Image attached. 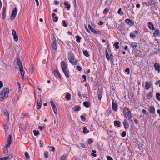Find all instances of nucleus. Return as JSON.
Returning a JSON list of instances; mask_svg holds the SVG:
<instances>
[{
  "instance_id": "1",
  "label": "nucleus",
  "mask_w": 160,
  "mask_h": 160,
  "mask_svg": "<svg viewBox=\"0 0 160 160\" xmlns=\"http://www.w3.org/2000/svg\"><path fill=\"white\" fill-rule=\"evenodd\" d=\"M9 90L8 88H3L0 92V100L2 101L8 97Z\"/></svg>"
},
{
  "instance_id": "2",
  "label": "nucleus",
  "mask_w": 160,
  "mask_h": 160,
  "mask_svg": "<svg viewBox=\"0 0 160 160\" xmlns=\"http://www.w3.org/2000/svg\"><path fill=\"white\" fill-rule=\"evenodd\" d=\"M123 112L124 114L128 120H130L132 116L130 110L127 107H125L123 108Z\"/></svg>"
},
{
  "instance_id": "3",
  "label": "nucleus",
  "mask_w": 160,
  "mask_h": 160,
  "mask_svg": "<svg viewBox=\"0 0 160 160\" xmlns=\"http://www.w3.org/2000/svg\"><path fill=\"white\" fill-rule=\"evenodd\" d=\"M68 59L70 63L74 65L77 64V62L75 60L74 56L73 54H71L69 56Z\"/></svg>"
},
{
  "instance_id": "4",
  "label": "nucleus",
  "mask_w": 160,
  "mask_h": 160,
  "mask_svg": "<svg viewBox=\"0 0 160 160\" xmlns=\"http://www.w3.org/2000/svg\"><path fill=\"white\" fill-rule=\"evenodd\" d=\"M11 139V135H9L8 139V141L7 142L6 145L5 146L4 148L8 149V148L9 147L10 145L11 144V142L12 141Z\"/></svg>"
},
{
  "instance_id": "5",
  "label": "nucleus",
  "mask_w": 160,
  "mask_h": 160,
  "mask_svg": "<svg viewBox=\"0 0 160 160\" xmlns=\"http://www.w3.org/2000/svg\"><path fill=\"white\" fill-rule=\"evenodd\" d=\"M17 13V10L16 8H15L12 10L11 18L12 19H14L15 18L16 16Z\"/></svg>"
},
{
  "instance_id": "6",
  "label": "nucleus",
  "mask_w": 160,
  "mask_h": 160,
  "mask_svg": "<svg viewBox=\"0 0 160 160\" xmlns=\"http://www.w3.org/2000/svg\"><path fill=\"white\" fill-rule=\"evenodd\" d=\"M16 60V63L17 65V66H18V68L19 69L21 68H23L22 63L20 58H17Z\"/></svg>"
},
{
  "instance_id": "7",
  "label": "nucleus",
  "mask_w": 160,
  "mask_h": 160,
  "mask_svg": "<svg viewBox=\"0 0 160 160\" xmlns=\"http://www.w3.org/2000/svg\"><path fill=\"white\" fill-rule=\"evenodd\" d=\"M152 86V83L151 82H146L145 86V89L146 90L149 89Z\"/></svg>"
},
{
  "instance_id": "8",
  "label": "nucleus",
  "mask_w": 160,
  "mask_h": 160,
  "mask_svg": "<svg viewBox=\"0 0 160 160\" xmlns=\"http://www.w3.org/2000/svg\"><path fill=\"white\" fill-rule=\"evenodd\" d=\"M154 66L155 68V69L156 71H158V72H160V65L158 63H155L154 65Z\"/></svg>"
},
{
  "instance_id": "9",
  "label": "nucleus",
  "mask_w": 160,
  "mask_h": 160,
  "mask_svg": "<svg viewBox=\"0 0 160 160\" xmlns=\"http://www.w3.org/2000/svg\"><path fill=\"white\" fill-rule=\"evenodd\" d=\"M42 104L41 99V98L38 99L37 101V108L38 109H39L41 108Z\"/></svg>"
},
{
  "instance_id": "10",
  "label": "nucleus",
  "mask_w": 160,
  "mask_h": 160,
  "mask_svg": "<svg viewBox=\"0 0 160 160\" xmlns=\"http://www.w3.org/2000/svg\"><path fill=\"white\" fill-rule=\"evenodd\" d=\"M61 66L62 71L64 70H66V69H68L67 65L64 61L61 62Z\"/></svg>"
},
{
  "instance_id": "11",
  "label": "nucleus",
  "mask_w": 160,
  "mask_h": 160,
  "mask_svg": "<svg viewBox=\"0 0 160 160\" xmlns=\"http://www.w3.org/2000/svg\"><path fill=\"white\" fill-rule=\"evenodd\" d=\"M6 8L5 7H3V13L2 16V18L3 19H4L5 18L6 15Z\"/></svg>"
},
{
  "instance_id": "12",
  "label": "nucleus",
  "mask_w": 160,
  "mask_h": 160,
  "mask_svg": "<svg viewBox=\"0 0 160 160\" xmlns=\"http://www.w3.org/2000/svg\"><path fill=\"white\" fill-rule=\"evenodd\" d=\"M112 108L115 111H117L118 109V105L117 103H114L113 101L112 102Z\"/></svg>"
},
{
  "instance_id": "13",
  "label": "nucleus",
  "mask_w": 160,
  "mask_h": 160,
  "mask_svg": "<svg viewBox=\"0 0 160 160\" xmlns=\"http://www.w3.org/2000/svg\"><path fill=\"white\" fill-rule=\"evenodd\" d=\"M125 22L126 23L130 26H132L134 24L133 22L129 19H126L125 20Z\"/></svg>"
},
{
  "instance_id": "14",
  "label": "nucleus",
  "mask_w": 160,
  "mask_h": 160,
  "mask_svg": "<svg viewBox=\"0 0 160 160\" xmlns=\"http://www.w3.org/2000/svg\"><path fill=\"white\" fill-rule=\"evenodd\" d=\"M51 34L52 36V43H55V42H56V39L55 35L54 34H52L51 33Z\"/></svg>"
},
{
  "instance_id": "15",
  "label": "nucleus",
  "mask_w": 160,
  "mask_h": 160,
  "mask_svg": "<svg viewBox=\"0 0 160 160\" xmlns=\"http://www.w3.org/2000/svg\"><path fill=\"white\" fill-rule=\"evenodd\" d=\"M148 26L150 29L154 30L155 29L154 25L151 22H148Z\"/></svg>"
},
{
  "instance_id": "16",
  "label": "nucleus",
  "mask_w": 160,
  "mask_h": 160,
  "mask_svg": "<svg viewBox=\"0 0 160 160\" xmlns=\"http://www.w3.org/2000/svg\"><path fill=\"white\" fill-rule=\"evenodd\" d=\"M123 124L125 129H128V128L129 125L128 124L127 122L126 119H125L123 122Z\"/></svg>"
},
{
  "instance_id": "17",
  "label": "nucleus",
  "mask_w": 160,
  "mask_h": 160,
  "mask_svg": "<svg viewBox=\"0 0 160 160\" xmlns=\"http://www.w3.org/2000/svg\"><path fill=\"white\" fill-rule=\"evenodd\" d=\"M63 72L64 73L66 77L67 78H68L69 77V71L68 70V69H67L66 70H63Z\"/></svg>"
},
{
  "instance_id": "18",
  "label": "nucleus",
  "mask_w": 160,
  "mask_h": 160,
  "mask_svg": "<svg viewBox=\"0 0 160 160\" xmlns=\"http://www.w3.org/2000/svg\"><path fill=\"white\" fill-rule=\"evenodd\" d=\"M54 74L55 76L57 78L60 77L61 75L59 72L58 70H55L54 71Z\"/></svg>"
},
{
  "instance_id": "19",
  "label": "nucleus",
  "mask_w": 160,
  "mask_h": 160,
  "mask_svg": "<svg viewBox=\"0 0 160 160\" xmlns=\"http://www.w3.org/2000/svg\"><path fill=\"white\" fill-rule=\"evenodd\" d=\"M130 46L133 48H134L137 47L138 43L136 42H131L129 43Z\"/></svg>"
},
{
  "instance_id": "20",
  "label": "nucleus",
  "mask_w": 160,
  "mask_h": 160,
  "mask_svg": "<svg viewBox=\"0 0 160 160\" xmlns=\"http://www.w3.org/2000/svg\"><path fill=\"white\" fill-rule=\"evenodd\" d=\"M52 48L55 50L57 49L58 47V43L55 42L54 43H52Z\"/></svg>"
},
{
  "instance_id": "21",
  "label": "nucleus",
  "mask_w": 160,
  "mask_h": 160,
  "mask_svg": "<svg viewBox=\"0 0 160 160\" xmlns=\"http://www.w3.org/2000/svg\"><path fill=\"white\" fill-rule=\"evenodd\" d=\"M149 111L152 114H154L155 112V108L154 107L151 106L149 109Z\"/></svg>"
},
{
  "instance_id": "22",
  "label": "nucleus",
  "mask_w": 160,
  "mask_h": 160,
  "mask_svg": "<svg viewBox=\"0 0 160 160\" xmlns=\"http://www.w3.org/2000/svg\"><path fill=\"white\" fill-rule=\"evenodd\" d=\"M64 5L66 6V8L68 10L70 9L71 6L68 3V2L67 1H66L64 2Z\"/></svg>"
},
{
  "instance_id": "23",
  "label": "nucleus",
  "mask_w": 160,
  "mask_h": 160,
  "mask_svg": "<svg viewBox=\"0 0 160 160\" xmlns=\"http://www.w3.org/2000/svg\"><path fill=\"white\" fill-rule=\"evenodd\" d=\"M114 125L118 127L120 126V122L118 121H114Z\"/></svg>"
},
{
  "instance_id": "24",
  "label": "nucleus",
  "mask_w": 160,
  "mask_h": 160,
  "mask_svg": "<svg viewBox=\"0 0 160 160\" xmlns=\"http://www.w3.org/2000/svg\"><path fill=\"white\" fill-rule=\"evenodd\" d=\"M3 115L6 116L8 118H9V114L8 112L6 109H4L3 110Z\"/></svg>"
},
{
  "instance_id": "25",
  "label": "nucleus",
  "mask_w": 160,
  "mask_h": 160,
  "mask_svg": "<svg viewBox=\"0 0 160 160\" xmlns=\"http://www.w3.org/2000/svg\"><path fill=\"white\" fill-rule=\"evenodd\" d=\"M160 33L159 30L158 29H155L153 33V36H156Z\"/></svg>"
},
{
  "instance_id": "26",
  "label": "nucleus",
  "mask_w": 160,
  "mask_h": 160,
  "mask_svg": "<svg viewBox=\"0 0 160 160\" xmlns=\"http://www.w3.org/2000/svg\"><path fill=\"white\" fill-rule=\"evenodd\" d=\"M71 95L69 93H67L65 96V98L67 100H69L71 99Z\"/></svg>"
},
{
  "instance_id": "27",
  "label": "nucleus",
  "mask_w": 160,
  "mask_h": 160,
  "mask_svg": "<svg viewBox=\"0 0 160 160\" xmlns=\"http://www.w3.org/2000/svg\"><path fill=\"white\" fill-rule=\"evenodd\" d=\"M20 74L22 77H23L25 74V71L23 69V67L19 69Z\"/></svg>"
},
{
  "instance_id": "28",
  "label": "nucleus",
  "mask_w": 160,
  "mask_h": 160,
  "mask_svg": "<svg viewBox=\"0 0 160 160\" xmlns=\"http://www.w3.org/2000/svg\"><path fill=\"white\" fill-rule=\"evenodd\" d=\"M88 28L90 29V30L91 31L94 33H96V30H94L91 26V25L89 24L88 25Z\"/></svg>"
},
{
  "instance_id": "29",
  "label": "nucleus",
  "mask_w": 160,
  "mask_h": 160,
  "mask_svg": "<svg viewBox=\"0 0 160 160\" xmlns=\"http://www.w3.org/2000/svg\"><path fill=\"white\" fill-rule=\"evenodd\" d=\"M83 104L84 106L86 108H88L90 107V104L88 102H85L83 103Z\"/></svg>"
},
{
  "instance_id": "30",
  "label": "nucleus",
  "mask_w": 160,
  "mask_h": 160,
  "mask_svg": "<svg viewBox=\"0 0 160 160\" xmlns=\"http://www.w3.org/2000/svg\"><path fill=\"white\" fill-rule=\"evenodd\" d=\"M152 97V92H149L147 95V98L150 99Z\"/></svg>"
},
{
  "instance_id": "31",
  "label": "nucleus",
  "mask_w": 160,
  "mask_h": 160,
  "mask_svg": "<svg viewBox=\"0 0 160 160\" xmlns=\"http://www.w3.org/2000/svg\"><path fill=\"white\" fill-rule=\"evenodd\" d=\"M156 97L157 100L158 101L160 100V93L159 92H157L156 94Z\"/></svg>"
},
{
  "instance_id": "32",
  "label": "nucleus",
  "mask_w": 160,
  "mask_h": 160,
  "mask_svg": "<svg viewBox=\"0 0 160 160\" xmlns=\"http://www.w3.org/2000/svg\"><path fill=\"white\" fill-rule=\"evenodd\" d=\"M66 154H64L60 158V160H65L66 157Z\"/></svg>"
},
{
  "instance_id": "33",
  "label": "nucleus",
  "mask_w": 160,
  "mask_h": 160,
  "mask_svg": "<svg viewBox=\"0 0 160 160\" xmlns=\"http://www.w3.org/2000/svg\"><path fill=\"white\" fill-rule=\"evenodd\" d=\"M106 58L108 60H110V57L109 56V54L107 50H106Z\"/></svg>"
},
{
  "instance_id": "34",
  "label": "nucleus",
  "mask_w": 160,
  "mask_h": 160,
  "mask_svg": "<svg viewBox=\"0 0 160 160\" xmlns=\"http://www.w3.org/2000/svg\"><path fill=\"white\" fill-rule=\"evenodd\" d=\"M119 44V43L118 42H115L114 44V45L115 47V48L116 49H117L119 48V47L118 46V44Z\"/></svg>"
},
{
  "instance_id": "35",
  "label": "nucleus",
  "mask_w": 160,
  "mask_h": 160,
  "mask_svg": "<svg viewBox=\"0 0 160 160\" xmlns=\"http://www.w3.org/2000/svg\"><path fill=\"white\" fill-rule=\"evenodd\" d=\"M83 133H88L89 132V131L87 129L86 127H83Z\"/></svg>"
},
{
  "instance_id": "36",
  "label": "nucleus",
  "mask_w": 160,
  "mask_h": 160,
  "mask_svg": "<svg viewBox=\"0 0 160 160\" xmlns=\"http://www.w3.org/2000/svg\"><path fill=\"white\" fill-rule=\"evenodd\" d=\"M12 156L11 155H9L8 156L4 157V160H10L11 159Z\"/></svg>"
},
{
  "instance_id": "37",
  "label": "nucleus",
  "mask_w": 160,
  "mask_h": 160,
  "mask_svg": "<svg viewBox=\"0 0 160 160\" xmlns=\"http://www.w3.org/2000/svg\"><path fill=\"white\" fill-rule=\"evenodd\" d=\"M76 41L78 43L80 42V40L81 39V37L79 35H77L76 37Z\"/></svg>"
},
{
  "instance_id": "38",
  "label": "nucleus",
  "mask_w": 160,
  "mask_h": 160,
  "mask_svg": "<svg viewBox=\"0 0 160 160\" xmlns=\"http://www.w3.org/2000/svg\"><path fill=\"white\" fill-rule=\"evenodd\" d=\"M83 53L84 55L86 57H88L89 56V54L88 53V52L86 50H84L83 51Z\"/></svg>"
},
{
  "instance_id": "39",
  "label": "nucleus",
  "mask_w": 160,
  "mask_h": 160,
  "mask_svg": "<svg viewBox=\"0 0 160 160\" xmlns=\"http://www.w3.org/2000/svg\"><path fill=\"white\" fill-rule=\"evenodd\" d=\"M26 158L28 159L29 160L30 158L29 155L27 152H25L24 153Z\"/></svg>"
},
{
  "instance_id": "40",
  "label": "nucleus",
  "mask_w": 160,
  "mask_h": 160,
  "mask_svg": "<svg viewBox=\"0 0 160 160\" xmlns=\"http://www.w3.org/2000/svg\"><path fill=\"white\" fill-rule=\"evenodd\" d=\"M52 106V107L53 109V108H56V107L55 106V105L53 101H51L50 102Z\"/></svg>"
},
{
  "instance_id": "41",
  "label": "nucleus",
  "mask_w": 160,
  "mask_h": 160,
  "mask_svg": "<svg viewBox=\"0 0 160 160\" xmlns=\"http://www.w3.org/2000/svg\"><path fill=\"white\" fill-rule=\"evenodd\" d=\"M33 133L35 136H37L39 134V132L38 130H33Z\"/></svg>"
},
{
  "instance_id": "42",
  "label": "nucleus",
  "mask_w": 160,
  "mask_h": 160,
  "mask_svg": "<svg viewBox=\"0 0 160 160\" xmlns=\"http://www.w3.org/2000/svg\"><path fill=\"white\" fill-rule=\"evenodd\" d=\"M102 93L100 92H98V99L100 100L102 98Z\"/></svg>"
},
{
  "instance_id": "43",
  "label": "nucleus",
  "mask_w": 160,
  "mask_h": 160,
  "mask_svg": "<svg viewBox=\"0 0 160 160\" xmlns=\"http://www.w3.org/2000/svg\"><path fill=\"white\" fill-rule=\"evenodd\" d=\"M75 107L76 108L74 110V111H79L81 109V107L80 106H75Z\"/></svg>"
},
{
  "instance_id": "44",
  "label": "nucleus",
  "mask_w": 160,
  "mask_h": 160,
  "mask_svg": "<svg viewBox=\"0 0 160 160\" xmlns=\"http://www.w3.org/2000/svg\"><path fill=\"white\" fill-rule=\"evenodd\" d=\"M121 12V8L119 9L118 11V14H119L120 15H122L123 14V12Z\"/></svg>"
},
{
  "instance_id": "45",
  "label": "nucleus",
  "mask_w": 160,
  "mask_h": 160,
  "mask_svg": "<svg viewBox=\"0 0 160 160\" xmlns=\"http://www.w3.org/2000/svg\"><path fill=\"white\" fill-rule=\"evenodd\" d=\"M58 20V18L57 17H55L53 18V20L54 22H56Z\"/></svg>"
},
{
  "instance_id": "46",
  "label": "nucleus",
  "mask_w": 160,
  "mask_h": 160,
  "mask_svg": "<svg viewBox=\"0 0 160 160\" xmlns=\"http://www.w3.org/2000/svg\"><path fill=\"white\" fill-rule=\"evenodd\" d=\"M8 149L6 148H4V149L3 150L4 153L5 154H8V151L7 150Z\"/></svg>"
},
{
  "instance_id": "47",
  "label": "nucleus",
  "mask_w": 160,
  "mask_h": 160,
  "mask_svg": "<svg viewBox=\"0 0 160 160\" xmlns=\"http://www.w3.org/2000/svg\"><path fill=\"white\" fill-rule=\"evenodd\" d=\"M48 151H46L44 154V155L46 158H48Z\"/></svg>"
},
{
  "instance_id": "48",
  "label": "nucleus",
  "mask_w": 160,
  "mask_h": 160,
  "mask_svg": "<svg viewBox=\"0 0 160 160\" xmlns=\"http://www.w3.org/2000/svg\"><path fill=\"white\" fill-rule=\"evenodd\" d=\"M125 71L127 72V74H129V73H130V69L129 68H127L125 70Z\"/></svg>"
},
{
  "instance_id": "49",
  "label": "nucleus",
  "mask_w": 160,
  "mask_h": 160,
  "mask_svg": "<svg viewBox=\"0 0 160 160\" xmlns=\"http://www.w3.org/2000/svg\"><path fill=\"white\" fill-rule=\"evenodd\" d=\"M108 9L107 8H106L103 11V13H104L105 14H107V13H108Z\"/></svg>"
},
{
  "instance_id": "50",
  "label": "nucleus",
  "mask_w": 160,
  "mask_h": 160,
  "mask_svg": "<svg viewBox=\"0 0 160 160\" xmlns=\"http://www.w3.org/2000/svg\"><path fill=\"white\" fill-rule=\"evenodd\" d=\"M13 39L15 41H17L18 40V36L17 35L14 36Z\"/></svg>"
},
{
  "instance_id": "51",
  "label": "nucleus",
  "mask_w": 160,
  "mask_h": 160,
  "mask_svg": "<svg viewBox=\"0 0 160 160\" xmlns=\"http://www.w3.org/2000/svg\"><path fill=\"white\" fill-rule=\"evenodd\" d=\"M5 131L6 132L8 129V126L6 124H4Z\"/></svg>"
},
{
  "instance_id": "52",
  "label": "nucleus",
  "mask_w": 160,
  "mask_h": 160,
  "mask_svg": "<svg viewBox=\"0 0 160 160\" xmlns=\"http://www.w3.org/2000/svg\"><path fill=\"white\" fill-rule=\"evenodd\" d=\"M53 110L55 114L57 115L58 112L57 108H53Z\"/></svg>"
},
{
  "instance_id": "53",
  "label": "nucleus",
  "mask_w": 160,
  "mask_h": 160,
  "mask_svg": "<svg viewBox=\"0 0 160 160\" xmlns=\"http://www.w3.org/2000/svg\"><path fill=\"white\" fill-rule=\"evenodd\" d=\"M88 143L89 144H91L93 143V141L91 138H89L88 140Z\"/></svg>"
},
{
  "instance_id": "54",
  "label": "nucleus",
  "mask_w": 160,
  "mask_h": 160,
  "mask_svg": "<svg viewBox=\"0 0 160 160\" xmlns=\"http://www.w3.org/2000/svg\"><path fill=\"white\" fill-rule=\"evenodd\" d=\"M126 135V132L125 131H124L122 132V133L121 136L122 137H124Z\"/></svg>"
},
{
  "instance_id": "55",
  "label": "nucleus",
  "mask_w": 160,
  "mask_h": 160,
  "mask_svg": "<svg viewBox=\"0 0 160 160\" xmlns=\"http://www.w3.org/2000/svg\"><path fill=\"white\" fill-rule=\"evenodd\" d=\"M62 23H63V26L64 27H67L68 26H67V25L66 23V22L64 20H63L62 21Z\"/></svg>"
},
{
  "instance_id": "56",
  "label": "nucleus",
  "mask_w": 160,
  "mask_h": 160,
  "mask_svg": "<svg viewBox=\"0 0 160 160\" xmlns=\"http://www.w3.org/2000/svg\"><path fill=\"white\" fill-rule=\"evenodd\" d=\"M80 117L83 121H85L86 118L84 116L81 115L80 116Z\"/></svg>"
},
{
  "instance_id": "57",
  "label": "nucleus",
  "mask_w": 160,
  "mask_h": 160,
  "mask_svg": "<svg viewBox=\"0 0 160 160\" xmlns=\"http://www.w3.org/2000/svg\"><path fill=\"white\" fill-rule=\"evenodd\" d=\"M12 34L14 36L17 35V33L16 31L14 30H13L12 31Z\"/></svg>"
},
{
  "instance_id": "58",
  "label": "nucleus",
  "mask_w": 160,
  "mask_h": 160,
  "mask_svg": "<svg viewBox=\"0 0 160 160\" xmlns=\"http://www.w3.org/2000/svg\"><path fill=\"white\" fill-rule=\"evenodd\" d=\"M39 142H40V147H42L43 146V142L41 140L39 141Z\"/></svg>"
},
{
  "instance_id": "59",
  "label": "nucleus",
  "mask_w": 160,
  "mask_h": 160,
  "mask_svg": "<svg viewBox=\"0 0 160 160\" xmlns=\"http://www.w3.org/2000/svg\"><path fill=\"white\" fill-rule=\"evenodd\" d=\"M49 148H52V151L54 152L55 151V148L53 146H50L49 147Z\"/></svg>"
},
{
  "instance_id": "60",
  "label": "nucleus",
  "mask_w": 160,
  "mask_h": 160,
  "mask_svg": "<svg viewBox=\"0 0 160 160\" xmlns=\"http://www.w3.org/2000/svg\"><path fill=\"white\" fill-rule=\"evenodd\" d=\"M107 160H113V158L110 156H108L107 157Z\"/></svg>"
},
{
  "instance_id": "61",
  "label": "nucleus",
  "mask_w": 160,
  "mask_h": 160,
  "mask_svg": "<svg viewBox=\"0 0 160 160\" xmlns=\"http://www.w3.org/2000/svg\"><path fill=\"white\" fill-rule=\"evenodd\" d=\"M154 1V0H149V1L148 2L149 5L151 6L152 5V2Z\"/></svg>"
},
{
  "instance_id": "62",
  "label": "nucleus",
  "mask_w": 160,
  "mask_h": 160,
  "mask_svg": "<svg viewBox=\"0 0 160 160\" xmlns=\"http://www.w3.org/2000/svg\"><path fill=\"white\" fill-rule=\"evenodd\" d=\"M82 78L84 79V80H83L84 82H85L86 80V76L85 75H83L82 76Z\"/></svg>"
},
{
  "instance_id": "63",
  "label": "nucleus",
  "mask_w": 160,
  "mask_h": 160,
  "mask_svg": "<svg viewBox=\"0 0 160 160\" xmlns=\"http://www.w3.org/2000/svg\"><path fill=\"white\" fill-rule=\"evenodd\" d=\"M77 68L78 70L79 71H81L82 69V68L81 67L79 66H77L76 67Z\"/></svg>"
},
{
  "instance_id": "64",
  "label": "nucleus",
  "mask_w": 160,
  "mask_h": 160,
  "mask_svg": "<svg viewBox=\"0 0 160 160\" xmlns=\"http://www.w3.org/2000/svg\"><path fill=\"white\" fill-rule=\"evenodd\" d=\"M79 145L82 148H84L85 147V145L83 143H80Z\"/></svg>"
}]
</instances>
